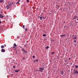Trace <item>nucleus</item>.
Masks as SVG:
<instances>
[{
  "mask_svg": "<svg viewBox=\"0 0 78 78\" xmlns=\"http://www.w3.org/2000/svg\"><path fill=\"white\" fill-rule=\"evenodd\" d=\"M74 73L73 74H78V71H77V70H76V69L74 70Z\"/></svg>",
  "mask_w": 78,
  "mask_h": 78,
  "instance_id": "1",
  "label": "nucleus"
},
{
  "mask_svg": "<svg viewBox=\"0 0 78 78\" xmlns=\"http://www.w3.org/2000/svg\"><path fill=\"white\" fill-rule=\"evenodd\" d=\"M39 72H42L43 71L42 70H44V68H39Z\"/></svg>",
  "mask_w": 78,
  "mask_h": 78,
  "instance_id": "2",
  "label": "nucleus"
},
{
  "mask_svg": "<svg viewBox=\"0 0 78 78\" xmlns=\"http://www.w3.org/2000/svg\"><path fill=\"white\" fill-rule=\"evenodd\" d=\"M11 2L10 3H9V5L10 6H12V5H14V4H15L14 2L13 3V2Z\"/></svg>",
  "mask_w": 78,
  "mask_h": 78,
  "instance_id": "3",
  "label": "nucleus"
},
{
  "mask_svg": "<svg viewBox=\"0 0 78 78\" xmlns=\"http://www.w3.org/2000/svg\"><path fill=\"white\" fill-rule=\"evenodd\" d=\"M13 46L14 47H13V48H15V47H17V45H16V43H15L13 44Z\"/></svg>",
  "mask_w": 78,
  "mask_h": 78,
  "instance_id": "4",
  "label": "nucleus"
},
{
  "mask_svg": "<svg viewBox=\"0 0 78 78\" xmlns=\"http://www.w3.org/2000/svg\"><path fill=\"white\" fill-rule=\"evenodd\" d=\"M38 17H40V19L41 20H42V18H43L42 16H38Z\"/></svg>",
  "mask_w": 78,
  "mask_h": 78,
  "instance_id": "5",
  "label": "nucleus"
},
{
  "mask_svg": "<svg viewBox=\"0 0 78 78\" xmlns=\"http://www.w3.org/2000/svg\"><path fill=\"white\" fill-rule=\"evenodd\" d=\"M1 51L2 52H4L5 51V49H2L1 50Z\"/></svg>",
  "mask_w": 78,
  "mask_h": 78,
  "instance_id": "6",
  "label": "nucleus"
},
{
  "mask_svg": "<svg viewBox=\"0 0 78 78\" xmlns=\"http://www.w3.org/2000/svg\"><path fill=\"white\" fill-rule=\"evenodd\" d=\"M9 6V5H7L6 6V8H7V9H9V6Z\"/></svg>",
  "mask_w": 78,
  "mask_h": 78,
  "instance_id": "7",
  "label": "nucleus"
},
{
  "mask_svg": "<svg viewBox=\"0 0 78 78\" xmlns=\"http://www.w3.org/2000/svg\"><path fill=\"white\" fill-rule=\"evenodd\" d=\"M1 48H5V47H4V46L2 45L1 46Z\"/></svg>",
  "mask_w": 78,
  "mask_h": 78,
  "instance_id": "8",
  "label": "nucleus"
},
{
  "mask_svg": "<svg viewBox=\"0 0 78 78\" xmlns=\"http://www.w3.org/2000/svg\"><path fill=\"white\" fill-rule=\"evenodd\" d=\"M19 70H15V72H16V73H17V72H18L19 71Z\"/></svg>",
  "mask_w": 78,
  "mask_h": 78,
  "instance_id": "9",
  "label": "nucleus"
},
{
  "mask_svg": "<svg viewBox=\"0 0 78 78\" xmlns=\"http://www.w3.org/2000/svg\"><path fill=\"white\" fill-rule=\"evenodd\" d=\"M23 51H24V52L26 53H27V51L25 50H24Z\"/></svg>",
  "mask_w": 78,
  "mask_h": 78,
  "instance_id": "10",
  "label": "nucleus"
},
{
  "mask_svg": "<svg viewBox=\"0 0 78 78\" xmlns=\"http://www.w3.org/2000/svg\"><path fill=\"white\" fill-rule=\"evenodd\" d=\"M75 68H76V69H78V66H77V65H75Z\"/></svg>",
  "mask_w": 78,
  "mask_h": 78,
  "instance_id": "11",
  "label": "nucleus"
},
{
  "mask_svg": "<svg viewBox=\"0 0 78 78\" xmlns=\"http://www.w3.org/2000/svg\"><path fill=\"white\" fill-rule=\"evenodd\" d=\"M61 74H64V72L63 71H62V72H61Z\"/></svg>",
  "mask_w": 78,
  "mask_h": 78,
  "instance_id": "12",
  "label": "nucleus"
},
{
  "mask_svg": "<svg viewBox=\"0 0 78 78\" xmlns=\"http://www.w3.org/2000/svg\"><path fill=\"white\" fill-rule=\"evenodd\" d=\"M38 59H37L36 60H34V62H36V61H38Z\"/></svg>",
  "mask_w": 78,
  "mask_h": 78,
  "instance_id": "13",
  "label": "nucleus"
},
{
  "mask_svg": "<svg viewBox=\"0 0 78 78\" xmlns=\"http://www.w3.org/2000/svg\"><path fill=\"white\" fill-rule=\"evenodd\" d=\"M42 68H45V65H43L42 66Z\"/></svg>",
  "mask_w": 78,
  "mask_h": 78,
  "instance_id": "14",
  "label": "nucleus"
},
{
  "mask_svg": "<svg viewBox=\"0 0 78 78\" xmlns=\"http://www.w3.org/2000/svg\"><path fill=\"white\" fill-rule=\"evenodd\" d=\"M2 17H3V16L2 15L1 16H0V18H2Z\"/></svg>",
  "mask_w": 78,
  "mask_h": 78,
  "instance_id": "15",
  "label": "nucleus"
},
{
  "mask_svg": "<svg viewBox=\"0 0 78 78\" xmlns=\"http://www.w3.org/2000/svg\"><path fill=\"white\" fill-rule=\"evenodd\" d=\"M0 2L1 3H2V2H3V0H0Z\"/></svg>",
  "mask_w": 78,
  "mask_h": 78,
  "instance_id": "16",
  "label": "nucleus"
},
{
  "mask_svg": "<svg viewBox=\"0 0 78 78\" xmlns=\"http://www.w3.org/2000/svg\"><path fill=\"white\" fill-rule=\"evenodd\" d=\"M66 36V34H64L63 35L61 36H62V37H64V36Z\"/></svg>",
  "mask_w": 78,
  "mask_h": 78,
  "instance_id": "17",
  "label": "nucleus"
},
{
  "mask_svg": "<svg viewBox=\"0 0 78 78\" xmlns=\"http://www.w3.org/2000/svg\"><path fill=\"white\" fill-rule=\"evenodd\" d=\"M49 47H49L48 46H47L46 47V49H48V48H49Z\"/></svg>",
  "mask_w": 78,
  "mask_h": 78,
  "instance_id": "18",
  "label": "nucleus"
},
{
  "mask_svg": "<svg viewBox=\"0 0 78 78\" xmlns=\"http://www.w3.org/2000/svg\"><path fill=\"white\" fill-rule=\"evenodd\" d=\"M22 28H23V29H25V25H23Z\"/></svg>",
  "mask_w": 78,
  "mask_h": 78,
  "instance_id": "19",
  "label": "nucleus"
},
{
  "mask_svg": "<svg viewBox=\"0 0 78 78\" xmlns=\"http://www.w3.org/2000/svg\"><path fill=\"white\" fill-rule=\"evenodd\" d=\"M27 30H28V29L27 28H26L25 30V31H27Z\"/></svg>",
  "mask_w": 78,
  "mask_h": 78,
  "instance_id": "20",
  "label": "nucleus"
},
{
  "mask_svg": "<svg viewBox=\"0 0 78 78\" xmlns=\"http://www.w3.org/2000/svg\"><path fill=\"white\" fill-rule=\"evenodd\" d=\"M29 1H30V0H27V3L29 2Z\"/></svg>",
  "mask_w": 78,
  "mask_h": 78,
  "instance_id": "21",
  "label": "nucleus"
},
{
  "mask_svg": "<svg viewBox=\"0 0 78 78\" xmlns=\"http://www.w3.org/2000/svg\"><path fill=\"white\" fill-rule=\"evenodd\" d=\"M32 57H33V58H35V56H34V55Z\"/></svg>",
  "mask_w": 78,
  "mask_h": 78,
  "instance_id": "22",
  "label": "nucleus"
},
{
  "mask_svg": "<svg viewBox=\"0 0 78 78\" xmlns=\"http://www.w3.org/2000/svg\"><path fill=\"white\" fill-rule=\"evenodd\" d=\"M76 17H77V16H76L74 17V18L76 19Z\"/></svg>",
  "mask_w": 78,
  "mask_h": 78,
  "instance_id": "23",
  "label": "nucleus"
},
{
  "mask_svg": "<svg viewBox=\"0 0 78 78\" xmlns=\"http://www.w3.org/2000/svg\"><path fill=\"white\" fill-rule=\"evenodd\" d=\"M25 59V57H23V60H24V59Z\"/></svg>",
  "mask_w": 78,
  "mask_h": 78,
  "instance_id": "24",
  "label": "nucleus"
},
{
  "mask_svg": "<svg viewBox=\"0 0 78 78\" xmlns=\"http://www.w3.org/2000/svg\"><path fill=\"white\" fill-rule=\"evenodd\" d=\"M43 36H46V34H43Z\"/></svg>",
  "mask_w": 78,
  "mask_h": 78,
  "instance_id": "25",
  "label": "nucleus"
},
{
  "mask_svg": "<svg viewBox=\"0 0 78 78\" xmlns=\"http://www.w3.org/2000/svg\"><path fill=\"white\" fill-rule=\"evenodd\" d=\"M19 3V2H17V3H16V5H17V4H18V3Z\"/></svg>",
  "mask_w": 78,
  "mask_h": 78,
  "instance_id": "26",
  "label": "nucleus"
},
{
  "mask_svg": "<svg viewBox=\"0 0 78 78\" xmlns=\"http://www.w3.org/2000/svg\"><path fill=\"white\" fill-rule=\"evenodd\" d=\"M22 50L23 51L25 50L23 48H22Z\"/></svg>",
  "mask_w": 78,
  "mask_h": 78,
  "instance_id": "27",
  "label": "nucleus"
},
{
  "mask_svg": "<svg viewBox=\"0 0 78 78\" xmlns=\"http://www.w3.org/2000/svg\"><path fill=\"white\" fill-rule=\"evenodd\" d=\"M13 68H14V69H15V68H16V67L14 66H13Z\"/></svg>",
  "mask_w": 78,
  "mask_h": 78,
  "instance_id": "28",
  "label": "nucleus"
},
{
  "mask_svg": "<svg viewBox=\"0 0 78 78\" xmlns=\"http://www.w3.org/2000/svg\"><path fill=\"white\" fill-rule=\"evenodd\" d=\"M19 38H20V37L18 36V37H17V39H19Z\"/></svg>",
  "mask_w": 78,
  "mask_h": 78,
  "instance_id": "29",
  "label": "nucleus"
},
{
  "mask_svg": "<svg viewBox=\"0 0 78 78\" xmlns=\"http://www.w3.org/2000/svg\"><path fill=\"white\" fill-rule=\"evenodd\" d=\"M74 42H75V43H76V41L75 40H74Z\"/></svg>",
  "mask_w": 78,
  "mask_h": 78,
  "instance_id": "30",
  "label": "nucleus"
},
{
  "mask_svg": "<svg viewBox=\"0 0 78 78\" xmlns=\"http://www.w3.org/2000/svg\"><path fill=\"white\" fill-rule=\"evenodd\" d=\"M2 16V14H0V17L1 16Z\"/></svg>",
  "mask_w": 78,
  "mask_h": 78,
  "instance_id": "31",
  "label": "nucleus"
},
{
  "mask_svg": "<svg viewBox=\"0 0 78 78\" xmlns=\"http://www.w3.org/2000/svg\"><path fill=\"white\" fill-rule=\"evenodd\" d=\"M76 38H77V37H75L74 38V40H75V39H76Z\"/></svg>",
  "mask_w": 78,
  "mask_h": 78,
  "instance_id": "32",
  "label": "nucleus"
},
{
  "mask_svg": "<svg viewBox=\"0 0 78 78\" xmlns=\"http://www.w3.org/2000/svg\"><path fill=\"white\" fill-rule=\"evenodd\" d=\"M14 49V50H16V48H15Z\"/></svg>",
  "mask_w": 78,
  "mask_h": 78,
  "instance_id": "33",
  "label": "nucleus"
},
{
  "mask_svg": "<svg viewBox=\"0 0 78 78\" xmlns=\"http://www.w3.org/2000/svg\"><path fill=\"white\" fill-rule=\"evenodd\" d=\"M53 53H55V52H52V55H53Z\"/></svg>",
  "mask_w": 78,
  "mask_h": 78,
  "instance_id": "34",
  "label": "nucleus"
},
{
  "mask_svg": "<svg viewBox=\"0 0 78 78\" xmlns=\"http://www.w3.org/2000/svg\"><path fill=\"white\" fill-rule=\"evenodd\" d=\"M45 18H46V17L45 18V17H43V19H45Z\"/></svg>",
  "mask_w": 78,
  "mask_h": 78,
  "instance_id": "35",
  "label": "nucleus"
},
{
  "mask_svg": "<svg viewBox=\"0 0 78 78\" xmlns=\"http://www.w3.org/2000/svg\"><path fill=\"white\" fill-rule=\"evenodd\" d=\"M0 23H2V21H0Z\"/></svg>",
  "mask_w": 78,
  "mask_h": 78,
  "instance_id": "36",
  "label": "nucleus"
},
{
  "mask_svg": "<svg viewBox=\"0 0 78 78\" xmlns=\"http://www.w3.org/2000/svg\"><path fill=\"white\" fill-rule=\"evenodd\" d=\"M18 0V1H19V2L20 1V0Z\"/></svg>",
  "mask_w": 78,
  "mask_h": 78,
  "instance_id": "37",
  "label": "nucleus"
},
{
  "mask_svg": "<svg viewBox=\"0 0 78 78\" xmlns=\"http://www.w3.org/2000/svg\"><path fill=\"white\" fill-rule=\"evenodd\" d=\"M69 60L70 59V58H69Z\"/></svg>",
  "mask_w": 78,
  "mask_h": 78,
  "instance_id": "38",
  "label": "nucleus"
},
{
  "mask_svg": "<svg viewBox=\"0 0 78 78\" xmlns=\"http://www.w3.org/2000/svg\"><path fill=\"white\" fill-rule=\"evenodd\" d=\"M77 20H78V19H77Z\"/></svg>",
  "mask_w": 78,
  "mask_h": 78,
  "instance_id": "39",
  "label": "nucleus"
},
{
  "mask_svg": "<svg viewBox=\"0 0 78 78\" xmlns=\"http://www.w3.org/2000/svg\"><path fill=\"white\" fill-rule=\"evenodd\" d=\"M71 71H72V69H71Z\"/></svg>",
  "mask_w": 78,
  "mask_h": 78,
  "instance_id": "40",
  "label": "nucleus"
},
{
  "mask_svg": "<svg viewBox=\"0 0 78 78\" xmlns=\"http://www.w3.org/2000/svg\"><path fill=\"white\" fill-rule=\"evenodd\" d=\"M12 0V1H13V0Z\"/></svg>",
  "mask_w": 78,
  "mask_h": 78,
  "instance_id": "41",
  "label": "nucleus"
},
{
  "mask_svg": "<svg viewBox=\"0 0 78 78\" xmlns=\"http://www.w3.org/2000/svg\"><path fill=\"white\" fill-rule=\"evenodd\" d=\"M75 45H76V44Z\"/></svg>",
  "mask_w": 78,
  "mask_h": 78,
  "instance_id": "42",
  "label": "nucleus"
},
{
  "mask_svg": "<svg viewBox=\"0 0 78 78\" xmlns=\"http://www.w3.org/2000/svg\"><path fill=\"white\" fill-rule=\"evenodd\" d=\"M5 46H6V45H5Z\"/></svg>",
  "mask_w": 78,
  "mask_h": 78,
  "instance_id": "43",
  "label": "nucleus"
},
{
  "mask_svg": "<svg viewBox=\"0 0 78 78\" xmlns=\"http://www.w3.org/2000/svg\"><path fill=\"white\" fill-rule=\"evenodd\" d=\"M5 46H6V45H5Z\"/></svg>",
  "mask_w": 78,
  "mask_h": 78,
  "instance_id": "44",
  "label": "nucleus"
},
{
  "mask_svg": "<svg viewBox=\"0 0 78 78\" xmlns=\"http://www.w3.org/2000/svg\"><path fill=\"white\" fill-rule=\"evenodd\" d=\"M72 36H73V35H72Z\"/></svg>",
  "mask_w": 78,
  "mask_h": 78,
  "instance_id": "45",
  "label": "nucleus"
},
{
  "mask_svg": "<svg viewBox=\"0 0 78 78\" xmlns=\"http://www.w3.org/2000/svg\"><path fill=\"white\" fill-rule=\"evenodd\" d=\"M69 5H70V4H69Z\"/></svg>",
  "mask_w": 78,
  "mask_h": 78,
  "instance_id": "46",
  "label": "nucleus"
}]
</instances>
